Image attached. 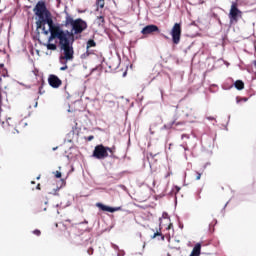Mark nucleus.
I'll return each instance as SVG.
<instances>
[{"mask_svg": "<svg viewBox=\"0 0 256 256\" xmlns=\"http://www.w3.org/2000/svg\"><path fill=\"white\" fill-rule=\"evenodd\" d=\"M0 67H4V65H3V64H0Z\"/></svg>", "mask_w": 256, "mask_h": 256, "instance_id": "f704fd0d", "label": "nucleus"}, {"mask_svg": "<svg viewBox=\"0 0 256 256\" xmlns=\"http://www.w3.org/2000/svg\"><path fill=\"white\" fill-rule=\"evenodd\" d=\"M206 119H208V121H215V117L213 116H207Z\"/></svg>", "mask_w": 256, "mask_h": 256, "instance_id": "393cba45", "label": "nucleus"}, {"mask_svg": "<svg viewBox=\"0 0 256 256\" xmlns=\"http://www.w3.org/2000/svg\"><path fill=\"white\" fill-rule=\"evenodd\" d=\"M184 138L189 139V135L183 134V135H182V139H184Z\"/></svg>", "mask_w": 256, "mask_h": 256, "instance_id": "bb28decb", "label": "nucleus"}, {"mask_svg": "<svg viewBox=\"0 0 256 256\" xmlns=\"http://www.w3.org/2000/svg\"><path fill=\"white\" fill-rule=\"evenodd\" d=\"M64 15L65 20L63 21L62 25L63 27H71V31H64L62 29V33L65 35V37L71 39V43H75V39H79V36L77 35H81V33L87 31V21L81 18L74 19L73 16L67 12V10L64 11Z\"/></svg>", "mask_w": 256, "mask_h": 256, "instance_id": "f03ea898", "label": "nucleus"}, {"mask_svg": "<svg viewBox=\"0 0 256 256\" xmlns=\"http://www.w3.org/2000/svg\"><path fill=\"white\" fill-rule=\"evenodd\" d=\"M33 12L35 13L36 17H38L39 19L38 21H36V27L37 29H42L44 31V35H49V31L50 33H53V31L61 27V25L55 24L53 22V17L49 9H47V5L45 4V1L43 0L38 1L36 6L33 9ZM45 25H48L49 31L45 30Z\"/></svg>", "mask_w": 256, "mask_h": 256, "instance_id": "f257e3e1", "label": "nucleus"}, {"mask_svg": "<svg viewBox=\"0 0 256 256\" xmlns=\"http://www.w3.org/2000/svg\"><path fill=\"white\" fill-rule=\"evenodd\" d=\"M96 23L99 25V27H104L105 26V16H98L96 18Z\"/></svg>", "mask_w": 256, "mask_h": 256, "instance_id": "f8f14e48", "label": "nucleus"}, {"mask_svg": "<svg viewBox=\"0 0 256 256\" xmlns=\"http://www.w3.org/2000/svg\"><path fill=\"white\" fill-rule=\"evenodd\" d=\"M31 183H32V185H35V181H32Z\"/></svg>", "mask_w": 256, "mask_h": 256, "instance_id": "72a5a7b5", "label": "nucleus"}, {"mask_svg": "<svg viewBox=\"0 0 256 256\" xmlns=\"http://www.w3.org/2000/svg\"><path fill=\"white\" fill-rule=\"evenodd\" d=\"M36 189H37L38 191H41V184H37Z\"/></svg>", "mask_w": 256, "mask_h": 256, "instance_id": "cd10ccee", "label": "nucleus"}, {"mask_svg": "<svg viewBox=\"0 0 256 256\" xmlns=\"http://www.w3.org/2000/svg\"><path fill=\"white\" fill-rule=\"evenodd\" d=\"M36 179H37V180H40V179H41V175H39Z\"/></svg>", "mask_w": 256, "mask_h": 256, "instance_id": "7c9ffc66", "label": "nucleus"}, {"mask_svg": "<svg viewBox=\"0 0 256 256\" xmlns=\"http://www.w3.org/2000/svg\"><path fill=\"white\" fill-rule=\"evenodd\" d=\"M3 96L1 95V89H0V121H1V114L3 113Z\"/></svg>", "mask_w": 256, "mask_h": 256, "instance_id": "2eb2a0df", "label": "nucleus"}, {"mask_svg": "<svg viewBox=\"0 0 256 256\" xmlns=\"http://www.w3.org/2000/svg\"><path fill=\"white\" fill-rule=\"evenodd\" d=\"M243 13L238 8L237 2H232L230 12H229V19L231 23H237L239 21V17H241Z\"/></svg>", "mask_w": 256, "mask_h": 256, "instance_id": "423d86ee", "label": "nucleus"}, {"mask_svg": "<svg viewBox=\"0 0 256 256\" xmlns=\"http://www.w3.org/2000/svg\"><path fill=\"white\" fill-rule=\"evenodd\" d=\"M43 211H47V207H44V208H43Z\"/></svg>", "mask_w": 256, "mask_h": 256, "instance_id": "473e14b6", "label": "nucleus"}, {"mask_svg": "<svg viewBox=\"0 0 256 256\" xmlns=\"http://www.w3.org/2000/svg\"><path fill=\"white\" fill-rule=\"evenodd\" d=\"M57 191H59V188L54 189L53 191L49 192L51 195H57Z\"/></svg>", "mask_w": 256, "mask_h": 256, "instance_id": "4be33fe9", "label": "nucleus"}, {"mask_svg": "<svg viewBox=\"0 0 256 256\" xmlns=\"http://www.w3.org/2000/svg\"><path fill=\"white\" fill-rule=\"evenodd\" d=\"M167 256H171V254L168 253Z\"/></svg>", "mask_w": 256, "mask_h": 256, "instance_id": "4c0bfd02", "label": "nucleus"}, {"mask_svg": "<svg viewBox=\"0 0 256 256\" xmlns=\"http://www.w3.org/2000/svg\"><path fill=\"white\" fill-rule=\"evenodd\" d=\"M33 234L36 235L37 237L41 236V230L36 229L33 231Z\"/></svg>", "mask_w": 256, "mask_h": 256, "instance_id": "a211bd4d", "label": "nucleus"}, {"mask_svg": "<svg viewBox=\"0 0 256 256\" xmlns=\"http://www.w3.org/2000/svg\"><path fill=\"white\" fill-rule=\"evenodd\" d=\"M54 175H55L56 179H61V172L60 171L54 172Z\"/></svg>", "mask_w": 256, "mask_h": 256, "instance_id": "6ab92c4d", "label": "nucleus"}, {"mask_svg": "<svg viewBox=\"0 0 256 256\" xmlns=\"http://www.w3.org/2000/svg\"><path fill=\"white\" fill-rule=\"evenodd\" d=\"M157 237L158 241H165V235L161 233V227H159V229L156 230V232L151 236V239H157Z\"/></svg>", "mask_w": 256, "mask_h": 256, "instance_id": "9d476101", "label": "nucleus"}, {"mask_svg": "<svg viewBox=\"0 0 256 256\" xmlns=\"http://www.w3.org/2000/svg\"><path fill=\"white\" fill-rule=\"evenodd\" d=\"M234 87L238 89V91H243V89H245V83L242 80H237L234 83Z\"/></svg>", "mask_w": 256, "mask_h": 256, "instance_id": "9b49d317", "label": "nucleus"}, {"mask_svg": "<svg viewBox=\"0 0 256 256\" xmlns=\"http://www.w3.org/2000/svg\"><path fill=\"white\" fill-rule=\"evenodd\" d=\"M169 175H170V174L168 173V174L166 175V177H169Z\"/></svg>", "mask_w": 256, "mask_h": 256, "instance_id": "c9c22d12", "label": "nucleus"}, {"mask_svg": "<svg viewBox=\"0 0 256 256\" xmlns=\"http://www.w3.org/2000/svg\"><path fill=\"white\" fill-rule=\"evenodd\" d=\"M48 83L53 89H59L63 85V81L55 74H50L48 77Z\"/></svg>", "mask_w": 256, "mask_h": 256, "instance_id": "0eeeda50", "label": "nucleus"}, {"mask_svg": "<svg viewBox=\"0 0 256 256\" xmlns=\"http://www.w3.org/2000/svg\"><path fill=\"white\" fill-rule=\"evenodd\" d=\"M198 199H201V190L199 191Z\"/></svg>", "mask_w": 256, "mask_h": 256, "instance_id": "c756f323", "label": "nucleus"}, {"mask_svg": "<svg viewBox=\"0 0 256 256\" xmlns=\"http://www.w3.org/2000/svg\"><path fill=\"white\" fill-rule=\"evenodd\" d=\"M46 47H47V49H48L49 51H57V45H56V44L48 43V44L46 45Z\"/></svg>", "mask_w": 256, "mask_h": 256, "instance_id": "4468645a", "label": "nucleus"}, {"mask_svg": "<svg viewBox=\"0 0 256 256\" xmlns=\"http://www.w3.org/2000/svg\"><path fill=\"white\" fill-rule=\"evenodd\" d=\"M96 207H98V209H100V211H107L108 213H115L116 211H121V207H111V206H107L104 205L103 203H96Z\"/></svg>", "mask_w": 256, "mask_h": 256, "instance_id": "1a4fd4ad", "label": "nucleus"}, {"mask_svg": "<svg viewBox=\"0 0 256 256\" xmlns=\"http://www.w3.org/2000/svg\"><path fill=\"white\" fill-rule=\"evenodd\" d=\"M69 69V66H67V61L64 62V66L60 67V71H67Z\"/></svg>", "mask_w": 256, "mask_h": 256, "instance_id": "f3484780", "label": "nucleus"}, {"mask_svg": "<svg viewBox=\"0 0 256 256\" xmlns=\"http://www.w3.org/2000/svg\"><path fill=\"white\" fill-rule=\"evenodd\" d=\"M97 6L100 7V9H103L105 7V0H96Z\"/></svg>", "mask_w": 256, "mask_h": 256, "instance_id": "dca6fc26", "label": "nucleus"}, {"mask_svg": "<svg viewBox=\"0 0 256 256\" xmlns=\"http://www.w3.org/2000/svg\"><path fill=\"white\" fill-rule=\"evenodd\" d=\"M45 93V90H43V84L39 87V95H43Z\"/></svg>", "mask_w": 256, "mask_h": 256, "instance_id": "aec40b11", "label": "nucleus"}, {"mask_svg": "<svg viewBox=\"0 0 256 256\" xmlns=\"http://www.w3.org/2000/svg\"><path fill=\"white\" fill-rule=\"evenodd\" d=\"M180 191H181V187H179V186L174 187V192L175 193H179Z\"/></svg>", "mask_w": 256, "mask_h": 256, "instance_id": "412c9836", "label": "nucleus"}, {"mask_svg": "<svg viewBox=\"0 0 256 256\" xmlns=\"http://www.w3.org/2000/svg\"><path fill=\"white\" fill-rule=\"evenodd\" d=\"M181 33V23H175L170 31L172 43H174V45H179V43H181Z\"/></svg>", "mask_w": 256, "mask_h": 256, "instance_id": "39448f33", "label": "nucleus"}, {"mask_svg": "<svg viewBox=\"0 0 256 256\" xmlns=\"http://www.w3.org/2000/svg\"><path fill=\"white\" fill-rule=\"evenodd\" d=\"M64 89H67V85L64 87Z\"/></svg>", "mask_w": 256, "mask_h": 256, "instance_id": "e433bc0d", "label": "nucleus"}, {"mask_svg": "<svg viewBox=\"0 0 256 256\" xmlns=\"http://www.w3.org/2000/svg\"><path fill=\"white\" fill-rule=\"evenodd\" d=\"M53 39L59 40L60 48L63 51V56H60L61 63H63V61H73L75 55L73 43H71V38L65 36L63 28H57L50 33V37L48 38L49 43H51Z\"/></svg>", "mask_w": 256, "mask_h": 256, "instance_id": "7ed1b4c3", "label": "nucleus"}, {"mask_svg": "<svg viewBox=\"0 0 256 256\" xmlns=\"http://www.w3.org/2000/svg\"><path fill=\"white\" fill-rule=\"evenodd\" d=\"M201 179V173L196 172V181H199Z\"/></svg>", "mask_w": 256, "mask_h": 256, "instance_id": "5701e85b", "label": "nucleus"}, {"mask_svg": "<svg viewBox=\"0 0 256 256\" xmlns=\"http://www.w3.org/2000/svg\"><path fill=\"white\" fill-rule=\"evenodd\" d=\"M167 229H173V224L170 223V224L168 225Z\"/></svg>", "mask_w": 256, "mask_h": 256, "instance_id": "c85d7f7f", "label": "nucleus"}, {"mask_svg": "<svg viewBox=\"0 0 256 256\" xmlns=\"http://www.w3.org/2000/svg\"><path fill=\"white\" fill-rule=\"evenodd\" d=\"M141 33L145 36L153 35L154 33H160L159 26L154 24L147 25L141 30Z\"/></svg>", "mask_w": 256, "mask_h": 256, "instance_id": "6e6552de", "label": "nucleus"}, {"mask_svg": "<svg viewBox=\"0 0 256 256\" xmlns=\"http://www.w3.org/2000/svg\"><path fill=\"white\" fill-rule=\"evenodd\" d=\"M91 47H97V43L93 39L88 40L86 43L87 50L91 49Z\"/></svg>", "mask_w": 256, "mask_h": 256, "instance_id": "ddd939ff", "label": "nucleus"}, {"mask_svg": "<svg viewBox=\"0 0 256 256\" xmlns=\"http://www.w3.org/2000/svg\"><path fill=\"white\" fill-rule=\"evenodd\" d=\"M93 252H94L93 248H89L87 250L88 255H93Z\"/></svg>", "mask_w": 256, "mask_h": 256, "instance_id": "b1692460", "label": "nucleus"}, {"mask_svg": "<svg viewBox=\"0 0 256 256\" xmlns=\"http://www.w3.org/2000/svg\"><path fill=\"white\" fill-rule=\"evenodd\" d=\"M93 139H95V136L91 135V136H88L87 141H93Z\"/></svg>", "mask_w": 256, "mask_h": 256, "instance_id": "a878e982", "label": "nucleus"}, {"mask_svg": "<svg viewBox=\"0 0 256 256\" xmlns=\"http://www.w3.org/2000/svg\"><path fill=\"white\" fill-rule=\"evenodd\" d=\"M248 99L247 98H243L242 101H247Z\"/></svg>", "mask_w": 256, "mask_h": 256, "instance_id": "2f4dec72", "label": "nucleus"}, {"mask_svg": "<svg viewBox=\"0 0 256 256\" xmlns=\"http://www.w3.org/2000/svg\"><path fill=\"white\" fill-rule=\"evenodd\" d=\"M116 152H117V148L115 146L108 147V146H104L103 144H100L95 146L92 156L95 159L101 160V159H107L110 153L111 159H117V156L115 155Z\"/></svg>", "mask_w": 256, "mask_h": 256, "instance_id": "20e7f679", "label": "nucleus"}]
</instances>
